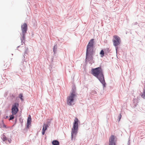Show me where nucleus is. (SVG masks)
<instances>
[{"instance_id":"nucleus-20","label":"nucleus","mask_w":145,"mask_h":145,"mask_svg":"<svg viewBox=\"0 0 145 145\" xmlns=\"http://www.w3.org/2000/svg\"><path fill=\"white\" fill-rule=\"evenodd\" d=\"M15 115H13L12 114L10 115L9 116V120L10 121L14 119V116Z\"/></svg>"},{"instance_id":"nucleus-5","label":"nucleus","mask_w":145,"mask_h":145,"mask_svg":"<svg viewBox=\"0 0 145 145\" xmlns=\"http://www.w3.org/2000/svg\"><path fill=\"white\" fill-rule=\"evenodd\" d=\"M19 104L18 102H15L12 105L11 109V112L13 115H16L19 111Z\"/></svg>"},{"instance_id":"nucleus-32","label":"nucleus","mask_w":145,"mask_h":145,"mask_svg":"<svg viewBox=\"0 0 145 145\" xmlns=\"http://www.w3.org/2000/svg\"><path fill=\"white\" fill-rule=\"evenodd\" d=\"M17 121V118H16L15 119V124L16 123Z\"/></svg>"},{"instance_id":"nucleus-15","label":"nucleus","mask_w":145,"mask_h":145,"mask_svg":"<svg viewBox=\"0 0 145 145\" xmlns=\"http://www.w3.org/2000/svg\"><path fill=\"white\" fill-rule=\"evenodd\" d=\"M25 49L24 52V54L23 55V57L24 58L25 57V54H27L28 53V48L27 47H26L25 46Z\"/></svg>"},{"instance_id":"nucleus-21","label":"nucleus","mask_w":145,"mask_h":145,"mask_svg":"<svg viewBox=\"0 0 145 145\" xmlns=\"http://www.w3.org/2000/svg\"><path fill=\"white\" fill-rule=\"evenodd\" d=\"M31 118L30 115H29L27 118V122L31 123Z\"/></svg>"},{"instance_id":"nucleus-6","label":"nucleus","mask_w":145,"mask_h":145,"mask_svg":"<svg viewBox=\"0 0 145 145\" xmlns=\"http://www.w3.org/2000/svg\"><path fill=\"white\" fill-rule=\"evenodd\" d=\"M114 39H112L113 45L116 46L119 45L121 43L120 38L118 36L115 35L113 36Z\"/></svg>"},{"instance_id":"nucleus-14","label":"nucleus","mask_w":145,"mask_h":145,"mask_svg":"<svg viewBox=\"0 0 145 145\" xmlns=\"http://www.w3.org/2000/svg\"><path fill=\"white\" fill-rule=\"evenodd\" d=\"M0 125L1 127H3V128H5L6 129H7L8 128V127H7L6 125L4 124L3 120H2V122L0 123Z\"/></svg>"},{"instance_id":"nucleus-18","label":"nucleus","mask_w":145,"mask_h":145,"mask_svg":"<svg viewBox=\"0 0 145 145\" xmlns=\"http://www.w3.org/2000/svg\"><path fill=\"white\" fill-rule=\"evenodd\" d=\"M19 97L21 100L22 101H24V99H23V95L22 93H21L19 94Z\"/></svg>"},{"instance_id":"nucleus-25","label":"nucleus","mask_w":145,"mask_h":145,"mask_svg":"<svg viewBox=\"0 0 145 145\" xmlns=\"http://www.w3.org/2000/svg\"><path fill=\"white\" fill-rule=\"evenodd\" d=\"M118 46L119 45H117L116 46H114L115 47L116 50V53H117V52L118 51V50L119 49V47Z\"/></svg>"},{"instance_id":"nucleus-37","label":"nucleus","mask_w":145,"mask_h":145,"mask_svg":"<svg viewBox=\"0 0 145 145\" xmlns=\"http://www.w3.org/2000/svg\"><path fill=\"white\" fill-rule=\"evenodd\" d=\"M95 145H97V144H95Z\"/></svg>"},{"instance_id":"nucleus-16","label":"nucleus","mask_w":145,"mask_h":145,"mask_svg":"<svg viewBox=\"0 0 145 145\" xmlns=\"http://www.w3.org/2000/svg\"><path fill=\"white\" fill-rule=\"evenodd\" d=\"M5 134V133L3 134L2 135V137H1L2 140L3 142L5 141V140H6L7 138L6 137Z\"/></svg>"},{"instance_id":"nucleus-11","label":"nucleus","mask_w":145,"mask_h":145,"mask_svg":"<svg viewBox=\"0 0 145 145\" xmlns=\"http://www.w3.org/2000/svg\"><path fill=\"white\" fill-rule=\"evenodd\" d=\"M57 44L56 43H55L53 48V52H54V55H55L57 53Z\"/></svg>"},{"instance_id":"nucleus-22","label":"nucleus","mask_w":145,"mask_h":145,"mask_svg":"<svg viewBox=\"0 0 145 145\" xmlns=\"http://www.w3.org/2000/svg\"><path fill=\"white\" fill-rule=\"evenodd\" d=\"M31 124V123L27 122L26 123V127L25 129H28L29 128Z\"/></svg>"},{"instance_id":"nucleus-24","label":"nucleus","mask_w":145,"mask_h":145,"mask_svg":"<svg viewBox=\"0 0 145 145\" xmlns=\"http://www.w3.org/2000/svg\"><path fill=\"white\" fill-rule=\"evenodd\" d=\"M50 120H48L46 121V124H45V125H47L49 127V126L50 125Z\"/></svg>"},{"instance_id":"nucleus-31","label":"nucleus","mask_w":145,"mask_h":145,"mask_svg":"<svg viewBox=\"0 0 145 145\" xmlns=\"http://www.w3.org/2000/svg\"><path fill=\"white\" fill-rule=\"evenodd\" d=\"M138 24V23L137 22H135L133 23V25H137Z\"/></svg>"},{"instance_id":"nucleus-26","label":"nucleus","mask_w":145,"mask_h":145,"mask_svg":"<svg viewBox=\"0 0 145 145\" xmlns=\"http://www.w3.org/2000/svg\"><path fill=\"white\" fill-rule=\"evenodd\" d=\"M19 121L20 123H22L23 122V120L21 119V118H20L19 119Z\"/></svg>"},{"instance_id":"nucleus-9","label":"nucleus","mask_w":145,"mask_h":145,"mask_svg":"<svg viewBox=\"0 0 145 145\" xmlns=\"http://www.w3.org/2000/svg\"><path fill=\"white\" fill-rule=\"evenodd\" d=\"M21 29L22 32H26L27 29V24L24 23L21 25Z\"/></svg>"},{"instance_id":"nucleus-33","label":"nucleus","mask_w":145,"mask_h":145,"mask_svg":"<svg viewBox=\"0 0 145 145\" xmlns=\"http://www.w3.org/2000/svg\"><path fill=\"white\" fill-rule=\"evenodd\" d=\"M51 60L52 61H53V58L52 57V58H51Z\"/></svg>"},{"instance_id":"nucleus-23","label":"nucleus","mask_w":145,"mask_h":145,"mask_svg":"<svg viewBox=\"0 0 145 145\" xmlns=\"http://www.w3.org/2000/svg\"><path fill=\"white\" fill-rule=\"evenodd\" d=\"M121 117L122 115H121V114L120 113L118 116V118L117 120L118 121H120V119L121 118Z\"/></svg>"},{"instance_id":"nucleus-8","label":"nucleus","mask_w":145,"mask_h":145,"mask_svg":"<svg viewBox=\"0 0 145 145\" xmlns=\"http://www.w3.org/2000/svg\"><path fill=\"white\" fill-rule=\"evenodd\" d=\"M116 137L113 135L110 136L109 139V145H116Z\"/></svg>"},{"instance_id":"nucleus-12","label":"nucleus","mask_w":145,"mask_h":145,"mask_svg":"<svg viewBox=\"0 0 145 145\" xmlns=\"http://www.w3.org/2000/svg\"><path fill=\"white\" fill-rule=\"evenodd\" d=\"M16 97V94H10V98L11 101L15 100Z\"/></svg>"},{"instance_id":"nucleus-34","label":"nucleus","mask_w":145,"mask_h":145,"mask_svg":"<svg viewBox=\"0 0 145 145\" xmlns=\"http://www.w3.org/2000/svg\"><path fill=\"white\" fill-rule=\"evenodd\" d=\"M20 47V46H18L17 47V48H19Z\"/></svg>"},{"instance_id":"nucleus-28","label":"nucleus","mask_w":145,"mask_h":145,"mask_svg":"<svg viewBox=\"0 0 145 145\" xmlns=\"http://www.w3.org/2000/svg\"><path fill=\"white\" fill-rule=\"evenodd\" d=\"M45 131L42 129V135H44L45 134Z\"/></svg>"},{"instance_id":"nucleus-17","label":"nucleus","mask_w":145,"mask_h":145,"mask_svg":"<svg viewBox=\"0 0 145 145\" xmlns=\"http://www.w3.org/2000/svg\"><path fill=\"white\" fill-rule=\"evenodd\" d=\"M11 140L10 138H7V139L4 142L7 144H9L11 143Z\"/></svg>"},{"instance_id":"nucleus-7","label":"nucleus","mask_w":145,"mask_h":145,"mask_svg":"<svg viewBox=\"0 0 145 145\" xmlns=\"http://www.w3.org/2000/svg\"><path fill=\"white\" fill-rule=\"evenodd\" d=\"M110 50L108 48L102 49L100 52V54L101 55V57H103L105 56V55H107V54L109 52Z\"/></svg>"},{"instance_id":"nucleus-29","label":"nucleus","mask_w":145,"mask_h":145,"mask_svg":"<svg viewBox=\"0 0 145 145\" xmlns=\"http://www.w3.org/2000/svg\"><path fill=\"white\" fill-rule=\"evenodd\" d=\"M130 140L129 138V139L127 143V145H130Z\"/></svg>"},{"instance_id":"nucleus-10","label":"nucleus","mask_w":145,"mask_h":145,"mask_svg":"<svg viewBox=\"0 0 145 145\" xmlns=\"http://www.w3.org/2000/svg\"><path fill=\"white\" fill-rule=\"evenodd\" d=\"M26 32H22V37L21 38V43H22V44H23V43H24V42H23V40H24L25 39V33Z\"/></svg>"},{"instance_id":"nucleus-27","label":"nucleus","mask_w":145,"mask_h":145,"mask_svg":"<svg viewBox=\"0 0 145 145\" xmlns=\"http://www.w3.org/2000/svg\"><path fill=\"white\" fill-rule=\"evenodd\" d=\"M138 103V102L137 103H135V101L133 102V104L134 105V106H135V107H136L137 106V105H138L137 103Z\"/></svg>"},{"instance_id":"nucleus-4","label":"nucleus","mask_w":145,"mask_h":145,"mask_svg":"<svg viewBox=\"0 0 145 145\" xmlns=\"http://www.w3.org/2000/svg\"><path fill=\"white\" fill-rule=\"evenodd\" d=\"M80 123V121L76 117L74 120L73 127L72 129L71 140H75L76 135L78 132V124Z\"/></svg>"},{"instance_id":"nucleus-19","label":"nucleus","mask_w":145,"mask_h":145,"mask_svg":"<svg viewBox=\"0 0 145 145\" xmlns=\"http://www.w3.org/2000/svg\"><path fill=\"white\" fill-rule=\"evenodd\" d=\"M48 126L45 125V123H44V125L43 126V128L42 129L44 130L45 131H46L47 129L48 128Z\"/></svg>"},{"instance_id":"nucleus-1","label":"nucleus","mask_w":145,"mask_h":145,"mask_svg":"<svg viewBox=\"0 0 145 145\" xmlns=\"http://www.w3.org/2000/svg\"><path fill=\"white\" fill-rule=\"evenodd\" d=\"M91 73L99 80L102 84L104 88L106 87V84L105 80L103 71L100 67L92 69Z\"/></svg>"},{"instance_id":"nucleus-2","label":"nucleus","mask_w":145,"mask_h":145,"mask_svg":"<svg viewBox=\"0 0 145 145\" xmlns=\"http://www.w3.org/2000/svg\"><path fill=\"white\" fill-rule=\"evenodd\" d=\"M94 39H91L87 46L85 61L89 62L93 60V55L94 52Z\"/></svg>"},{"instance_id":"nucleus-36","label":"nucleus","mask_w":145,"mask_h":145,"mask_svg":"<svg viewBox=\"0 0 145 145\" xmlns=\"http://www.w3.org/2000/svg\"><path fill=\"white\" fill-rule=\"evenodd\" d=\"M136 100V99H134V100Z\"/></svg>"},{"instance_id":"nucleus-13","label":"nucleus","mask_w":145,"mask_h":145,"mask_svg":"<svg viewBox=\"0 0 145 145\" xmlns=\"http://www.w3.org/2000/svg\"><path fill=\"white\" fill-rule=\"evenodd\" d=\"M52 144L53 145H59V142L57 140H53L52 142Z\"/></svg>"},{"instance_id":"nucleus-35","label":"nucleus","mask_w":145,"mask_h":145,"mask_svg":"<svg viewBox=\"0 0 145 145\" xmlns=\"http://www.w3.org/2000/svg\"><path fill=\"white\" fill-rule=\"evenodd\" d=\"M94 94H96V92L95 91H94Z\"/></svg>"},{"instance_id":"nucleus-30","label":"nucleus","mask_w":145,"mask_h":145,"mask_svg":"<svg viewBox=\"0 0 145 145\" xmlns=\"http://www.w3.org/2000/svg\"><path fill=\"white\" fill-rule=\"evenodd\" d=\"M9 117L8 116H4L3 118L5 119H7Z\"/></svg>"},{"instance_id":"nucleus-3","label":"nucleus","mask_w":145,"mask_h":145,"mask_svg":"<svg viewBox=\"0 0 145 145\" xmlns=\"http://www.w3.org/2000/svg\"><path fill=\"white\" fill-rule=\"evenodd\" d=\"M72 86L70 95L67 97V104L70 106H72L74 104V102L77 94L76 93V90L75 86L73 85Z\"/></svg>"}]
</instances>
